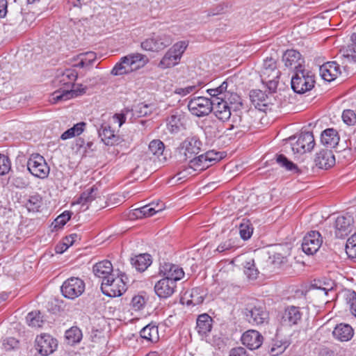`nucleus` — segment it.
<instances>
[{
	"label": "nucleus",
	"mask_w": 356,
	"mask_h": 356,
	"mask_svg": "<svg viewBox=\"0 0 356 356\" xmlns=\"http://www.w3.org/2000/svg\"><path fill=\"white\" fill-rule=\"evenodd\" d=\"M65 248V245H63V243L62 244L57 245L55 247V251L56 253L61 254L67 250Z\"/></svg>",
	"instance_id": "63"
},
{
	"label": "nucleus",
	"mask_w": 356,
	"mask_h": 356,
	"mask_svg": "<svg viewBox=\"0 0 356 356\" xmlns=\"http://www.w3.org/2000/svg\"><path fill=\"white\" fill-rule=\"evenodd\" d=\"M332 334L338 341H348L353 337L354 330L349 324L339 323L334 327Z\"/></svg>",
	"instance_id": "27"
},
{
	"label": "nucleus",
	"mask_w": 356,
	"mask_h": 356,
	"mask_svg": "<svg viewBox=\"0 0 356 356\" xmlns=\"http://www.w3.org/2000/svg\"><path fill=\"white\" fill-rule=\"evenodd\" d=\"M72 213L68 211H64L59 215L54 221V228L59 229L64 226L71 218Z\"/></svg>",
	"instance_id": "49"
},
{
	"label": "nucleus",
	"mask_w": 356,
	"mask_h": 356,
	"mask_svg": "<svg viewBox=\"0 0 356 356\" xmlns=\"http://www.w3.org/2000/svg\"><path fill=\"white\" fill-rule=\"evenodd\" d=\"M165 204L161 201L157 202H151L147 205L136 209L137 216L141 218L142 216H152L155 213L161 211L164 209Z\"/></svg>",
	"instance_id": "31"
},
{
	"label": "nucleus",
	"mask_w": 356,
	"mask_h": 356,
	"mask_svg": "<svg viewBox=\"0 0 356 356\" xmlns=\"http://www.w3.org/2000/svg\"><path fill=\"white\" fill-rule=\"evenodd\" d=\"M315 83V75L309 70L304 67L295 71L291 78V88L296 93L302 94L312 90Z\"/></svg>",
	"instance_id": "4"
},
{
	"label": "nucleus",
	"mask_w": 356,
	"mask_h": 356,
	"mask_svg": "<svg viewBox=\"0 0 356 356\" xmlns=\"http://www.w3.org/2000/svg\"><path fill=\"white\" fill-rule=\"evenodd\" d=\"M27 168L33 176L40 179L47 178L50 171L44 158L38 153L31 154L27 161Z\"/></svg>",
	"instance_id": "6"
},
{
	"label": "nucleus",
	"mask_w": 356,
	"mask_h": 356,
	"mask_svg": "<svg viewBox=\"0 0 356 356\" xmlns=\"http://www.w3.org/2000/svg\"><path fill=\"white\" fill-rule=\"evenodd\" d=\"M148 106L146 104L143 105V106L140 108V113L142 115H146L147 114V110Z\"/></svg>",
	"instance_id": "64"
},
{
	"label": "nucleus",
	"mask_w": 356,
	"mask_h": 356,
	"mask_svg": "<svg viewBox=\"0 0 356 356\" xmlns=\"http://www.w3.org/2000/svg\"><path fill=\"white\" fill-rule=\"evenodd\" d=\"M213 105V99L204 97H195L188 102V108L193 115L202 117L212 111Z\"/></svg>",
	"instance_id": "10"
},
{
	"label": "nucleus",
	"mask_w": 356,
	"mask_h": 356,
	"mask_svg": "<svg viewBox=\"0 0 356 356\" xmlns=\"http://www.w3.org/2000/svg\"><path fill=\"white\" fill-rule=\"evenodd\" d=\"M188 45L186 41L176 42L165 54L159 63V67L162 69L172 67L177 65Z\"/></svg>",
	"instance_id": "5"
},
{
	"label": "nucleus",
	"mask_w": 356,
	"mask_h": 356,
	"mask_svg": "<svg viewBox=\"0 0 356 356\" xmlns=\"http://www.w3.org/2000/svg\"><path fill=\"white\" fill-rule=\"evenodd\" d=\"M320 75L326 81L334 80L341 73L339 65L334 61L327 62L322 65L319 68Z\"/></svg>",
	"instance_id": "26"
},
{
	"label": "nucleus",
	"mask_w": 356,
	"mask_h": 356,
	"mask_svg": "<svg viewBox=\"0 0 356 356\" xmlns=\"http://www.w3.org/2000/svg\"><path fill=\"white\" fill-rule=\"evenodd\" d=\"M86 124L83 122L74 124L72 128L68 129L60 136V139L65 140L76 136H79L85 129Z\"/></svg>",
	"instance_id": "37"
},
{
	"label": "nucleus",
	"mask_w": 356,
	"mask_h": 356,
	"mask_svg": "<svg viewBox=\"0 0 356 356\" xmlns=\"http://www.w3.org/2000/svg\"><path fill=\"white\" fill-rule=\"evenodd\" d=\"M344 299L349 305L350 312L356 317V292L352 290H347L344 292Z\"/></svg>",
	"instance_id": "44"
},
{
	"label": "nucleus",
	"mask_w": 356,
	"mask_h": 356,
	"mask_svg": "<svg viewBox=\"0 0 356 356\" xmlns=\"http://www.w3.org/2000/svg\"><path fill=\"white\" fill-rule=\"evenodd\" d=\"M213 113L218 119L222 121L227 120L231 117V110L229 104L223 99V97H217L213 99Z\"/></svg>",
	"instance_id": "23"
},
{
	"label": "nucleus",
	"mask_w": 356,
	"mask_h": 356,
	"mask_svg": "<svg viewBox=\"0 0 356 356\" xmlns=\"http://www.w3.org/2000/svg\"><path fill=\"white\" fill-rule=\"evenodd\" d=\"M9 1L8 0H0V18H3L6 16Z\"/></svg>",
	"instance_id": "59"
},
{
	"label": "nucleus",
	"mask_w": 356,
	"mask_h": 356,
	"mask_svg": "<svg viewBox=\"0 0 356 356\" xmlns=\"http://www.w3.org/2000/svg\"><path fill=\"white\" fill-rule=\"evenodd\" d=\"M36 349L42 356L52 353L57 347V341L50 334H42L35 339Z\"/></svg>",
	"instance_id": "13"
},
{
	"label": "nucleus",
	"mask_w": 356,
	"mask_h": 356,
	"mask_svg": "<svg viewBox=\"0 0 356 356\" xmlns=\"http://www.w3.org/2000/svg\"><path fill=\"white\" fill-rule=\"evenodd\" d=\"M315 145L313 134L309 131L301 133L297 141L293 144L292 149L293 152L304 154L306 152H310Z\"/></svg>",
	"instance_id": "16"
},
{
	"label": "nucleus",
	"mask_w": 356,
	"mask_h": 356,
	"mask_svg": "<svg viewBox=\"0 0 356 356\" xmlns=\"http://www.w3.org/2000/svg\"><path fill=\"white\" fill-rule=\"evenodd\" d=\"M81 332L77 327H72L65 332V337L70 343L79 342L81 339Z\"/></svg>",
	"instance_id": "47"
},
{
	"label": "nucleus",
	"mask_w": 356,
	"mask_h": 356,
	"mask_svg": "<svg viewBox=\"0 0 356 356\" xmlns=\"http://www.w3.org/2000/svg\"><path fill=\"white\" fill-rule=\"evenodd\" d=\"M79 238L76 234H72L63 238V245H65V249H67L70 246L72 245L76 240Z\"/></svg>",
	"instance_id": "57"
},
{
	"label": "nucleus",
	"mask_w": 356,
	"mask_h": 356,
	"mask_svg": "<svg viewBox=\"0 0 356 356\" xmlns=\"http://www.w3.org/2000/svg\"><path fill=\"white\" fill-rule=\"evenodd\" d=\"M98 188L96 186H92L88 189L84 191L77 200V203L82 205L87 204L93 201L97 196Z\"/></svg>",
	"instance_id": "36"
},
{
	"label": "nucleus",
	"mask_w": 356,
	"mask_h": 356,
	"mask_svg": "<svg viewBox=\"0 0 356 356\" xmlns=\"http://www.w3.org/2000/svg\"><path fill=\"white\" fill-rule=\"evenodd\" d=\"M280 71L277 67V59L270 56L264 60L260 77L261 82L268 88L270 93L276 92Z\"/></svg>",
	"instance_id": "2"
},
{
	"label": "nucleus",
	"mask_w": 356,
	"mask_h": 356,
	"mask_svg": "<svg viewBox=\"0 0 356 356\" xmlns=\"http://www.w3.org/2000/svg\"><path fill=\"white\" fill-rule=\"evenodd\" d=\"M77 76L78 73L74 69H66L57 75L55 83L61 88L60 90H56L52 94V99L54 103L66 101L81 95L84 89L82 91L72 90Z\"/></svg>",
	"instance_id": "1"
},
{
	"label": "nucleus",
	"mask_w": 356,
	"mask_h": 356,
	"mask_svg": "<svg viewBox=\"0 0 356 356\" xmlns=\"http://www.w3.org/2000/svg\"><path fill=\"white\" fill-rule=\"evenodd\" d=\"M92 270L95 275L102 279V281H105L108 277L114 275L113 265L108 260L96 263L93 266Z\"/></svg>",
	"instance_id": "28"
},
{
	"label": "nucleus",
	"mask_w": 356,
	"mask_h": 356,
	"mask_svg": "<svg viewBox=\"0 0 356 356\" xmlns=\"http://www.w3.org/2000/svg\"><path fill=\"white\" fill-rule=\"evenodd\" d=\"M342 119L347 125H353L356 122V115L352 110H345L342 113Z\"/></svg>",
	"instance_id": "54"
},
{
	"label": "nucleus",
	"mask_w": 356,
	"mask_h": 356,
	"mask_svg": "<svg viewBox=\"0 0 356 356\" xmlns=\"http://www.w3.org/2000/svg\"><path fill=\"white\" fill-rule=\"evenodd\" d=\"M316 165L321 169H328L335 164V157L331 150L323 149L316 154Z\"/></svg>",
	"instance_id": "25"
},
{
	"label": "nucleus",
	"mask_w": 356,
	"mask_h": 356,
	"mask_svg": "<svg viewBox=\"0 0 356 356\" xmlns=\"http://www.w3.org/2000/svg\"><path fill=\"white\" fill-rule=\"evenodd\" d=\"M229 356H248V355L244 348L238 347L231 350Z\"/></svg>",
	"instance_id": "58"
},
{
	"label": "nucleus",
	"mask_w": 356,
	"mask_h": 356,
	"mask_svg": "<svg viewBox=\"0 0 356 356\" xmlns=\"http://www.w3.org/2000/svg\"><path fill=\"white\" fill-rule=\"evenodd\" d=\"M101 290L106 296L119 297L126 291L127 288L122 278L114 275L102 282Z\"/></svg>",
	"instance_id": "7"
},
{
	"label": "nucleus",
	"mask_w": 356,
	"mask_h": 356,
	"mask_svg": "<svg viewBox=\"0 0 356 356\" xmlns=\"http://www.w3.org/2000/svg\"><path fill=\"white\" fill-rule=\"evenodd\" d=\"M204 154L207 161L209 164H211V165L220 161L224 157V152H216L214 150L208 151Z\"/></svg>",
	"instance_id": "50"
},
{
	"label": "nucleus",
	"mask_w": 356,
	"mask_h": 356,
	"mask_svg": "<svg viewBox=\"0 0 356 356\" xmlns=\"http://www.w3.org/2000/svg\"><path fill=\"white\" fill-rule=\"evenodd\" d=\"M202 143L197 136L186 138L181 144L180 153L183 154V159H191L199 154L202 149Z\"/></svg>",
	"instance_id": "11"
},
{
	"label": "nucleus",
	"mask_w": 356,
	"mask_h": 356,
	"mask_svg": "<svg viewBox=\"0 0 356 356\" xmlns=\"http://www.w3.org/2000/svg\"><path fill=\"white\" fill-rule=\"evenodd\" d=\"M353 218L351 216H339L335 221V235L337 238H343L353 229Z\"/></svg>",
	"instance_id": "17"
},
{
	"label": "nucleus",
	"mask_w": 356,
	"mask_h": 356,
	"mask_svg": "<svg viewBox=\"0 0 356 356\" xmlns=\"http://www.w3.org/2000/svg\"><path fill=\"white\" fill-rule=\"evenodd\" d=\"M113 118L117 119L119 127H121L126 121V116L124 113H116L114 115Z\"/></svg>",
	"instance_id": "62"
},
{
	"label": "nucleus",
	"mask_w": 356,
	"mask_h": 356,
	"mask_svg": "<svg viewBox=\"0 0 356 356\" xmlns=\"http://www.w3.org/2000/svg\"><path fill=\"white\" fill-rule=\"evenodd\" d=\"M11 168L10 159L8 156L0 154V175L8 173Z\"/></svg>",
	"instance_id": "52"
},
{
	"label": "nucleus",
	"mask_w": 356,
	"mask_h": 356,
	"mask_svg": "<svg viewBox=\"0 0 356 356\" xmlns=\"http://www.w3.org/2000/svg\"><path fill=\"white\" fill-rule=\"evenodd\" d=\"M254 120L251 111H244L236 113L232 118L230 129H238L240 132L248 131L252 126Z\"/></svg>",
	"instance_id": "15"
},
{
	"label": "nucleus",
	"mask_w": 356,
	"mask_h": 356,
	"mask_svg": "<svg viewBox=\"0 0 356 356\" xmlns=\"http://www.w3.org/2000/svg\"><path fill=\"white\" fill-rule=\"evenodd\" d=\"M263 336L254 330L246 331L241 337L243 344L250 350L259 348L263 343Z\"/></svg>",
	"instance_id": "24"
},
{
	"label": "nucleus",
	"mask_w": 356,
	"mask_h": 356,
	"mask_svg": "<svg viewBox=\"0 0 356 356\" xmlns=\"http://www.w3.org/2000/svg\"><path fill=\"white\" fill-rule=\"evenodd\" d=\"M340 138L337 131L333 128H328L324 130L321 135V141L327 147H335Z\"/></svg>",
	"instance_id": "30"
},
{
	"label": "nucleus",
	"mask_w": 356,
	"mask_h": 356,
	"mask_svg": "<svg viewBox=\"0 0 356 356\" xmlns=\"http://www.w3.org/2000/svg\"><path fill=\"white\" fill-rule=\"evenodd\" d=\"M85 60L86 61L87 64L89 65H92L93 64V62L96 59V54L95 52H92V51H89V52H87L85 56H84V58Z\"/></svg>",
	"instance_id": "60"
},
{
	"label": "nucleus",
	"mask_w": 356,
	"mask_h": 356,
	"mask_svg": "<svg viewBox=\"0 0 356 356\" xmlns=\"http://www.w3.org/2000/svg\"><path fill=\"white\" fill-rule=\"evenodd\" d=\"M346 252L349 257L356 258V233L348 239L346 244Z\"/></svg>",
	"instance_id": "48"
},
{
	"label": "nucleus",
	"mask_w": 356,
	"mask_h": 356,
	"mask_svg": "<svg viewBox=\"0 0 356 356\" xmlns=\"http://www.w3.org/2000/svg\"><path fill=\"white\" fill-rule=\"evenodd\" d=\"M176 288L175 281L163 277L156 283L154 291L160 298H167L175 293Z\"/></svg>",
	"instance_id": "19"
},
{
	"label": "nucleus",
	"mask_w": 356,
	"mask_h": 356,
	"mask_svg": "<svg viewBox=\"0 0 356 356\" xmlns=\"http://www.w3.org/2000/svg\"><path fill=\"white\" fill-rule=\"evenodd\" d=\"M251 102L254 107L266 112L267 110H271L273 104L270 102V97L261 90H252L250 94Z\"/></svg>",
	"instance_id": "18"
},
{
	"label": "nucleus",
	"mask_w": 356,
	"mask_h": 356,
	"mask_svg": "<svg viewBox=\"0 0 356 356\" xmlns=\"http://www.w3.org/2000/svg\"><path fill=\"white\" fill-rule=\"evenodd\" d=\"M60 290L65 298L74 300L84 292L85 283L79 277H72L63 283Z\"/></svg>",
	"instance_id": "9"
},
{
	"label": "nucleus",
	"mask_w": 356,
	"mask_h": 356,
	"mask_svg": "<svg viewBox=\"0 0 356 356\" xmlns=\"http://www.w3.org/2000/svg\"><path fill=\"white\" fill-rule=\"evenodd\" d=\"M42 204V197L39 194L35 193L29 197L25 206L29 211L35 212L39 211Z\"/></svg>",
	"instance_id": "40"
},
{
	"label": "nucleus",
	"mask_w": 356,
	"mask_h": 356,
	"mask_svg": "<svg viewBox=\"0 0 356 356\" xmlns=\"http://www.w3.org/2000/svg\"><path fill=\"white\" fill-rule=\"evenodd\" d=\"M145 304V299L142 296H135L131 300V306L135 310H140Z\"/></svg>",
	"instance_id": "55"
},
{
	"label": "nucleus",
	"mask_w": 356,
	"mask_h": 356,
	"mask_svg": "<svg viewBox=\"0 0 356 356\" xmlns=\"http://www.w3.org/2000/svg\"><path fill=\"white\" fill-rule=\"evenodd\" d=\"M227 86V83L224 81L217 88L208 89L207 92L212 97L213 99L220 97L219 96L222 95L223 92L226 91Z\"/></svg>",
	"instance_id": "51"
},
{
	"label": "nucleus",
	"mask_w": 356,
	"mask_h": 356,
	"mask_svg": "<svg viewBox=\"0 0 356 356\" xmlns=\"http://www.w3.org/2000/svg\"><path fill=\"white\" fill-rule=\"evenodd\" d=\"M282 60L286 67L294 69L295 71L302 68V64L305 63L300 53L295 49L286 50L283 54Z\"/></svg>",
	"instance_id": "21"
},
{
	"label": "nucleus",
	"mask_w": 356,
	"mask_h": 356,
	"mask_svg": "<svg viewBox=\"0 0 356 356\" xmlns=\"http://www.w3.org/2000/svg\"><path fill=\"white\" fill-rule=\"evenodd\" d=\"M212 318L207 314H203L197 319L196 330L201 336L207 335L212 328Z\"/></svg>",
	"instance_id": "33"
},
{
	"label": "nucleus",
	"mask_w": 356,
	"mask_h": 356,
	"mask_svg": "<svg viewBox=\"0 0 356 356\" xmlns=\"http://www.w3.org/2000/svg\"><path fill=\"white\" fill-rule=\"evenodd\" d=\"M245 314L248 322L252 325H261L268 317V313L262 307H249L245 309Z\"/></svg>",
	"instance_id": "20"
},
{
	"label": "nucleus",
	"mask_w": 356,
	"mask_h": 356,
	"mask_svg": "<svg viewBox=\"0 0 356 356\" xmlns=\"http://www.w3.org/2000/svg\"><path fill=\"white\" fill-rule=\"evenodd\" d=\"M237 242L238 238L229 234L227 240L221 242L218 245V246L216 248V251H218V252H223L227 250L234 249L238 246Z\"/></svg>",
	"instance_id": "42"
},
{
	"label": "nucleus",
	"mask_w": 356,
	"mask_h": 356,
	"mask_svg": "<svg viewBox=\"0 0 356 356\" xmlns=\"http://www.w3.org/2000/svg\"><path fill=\"white\" fill-rule=\"evenodd\" d=\"M302 312L299 307L293 305L286 307L282 315L281 323L283 325L292 327L299 325L302 321Z\"/></svg>",
	"instance_id": "14"
},
{
	"label": "nucleus",
	"mask_w": 356,
	"mask_h": 356,
	"mask_svg": "<svg viewBox=\"0 0 356 356\" xmlns=\"http://www.w3.org/2000/svg\"><path fill=\"white\" fill-rule=\"evenodd\" d=\"M183 119L184 115L181 111H172L166 120L168 131L172 134L178 133L183 125Z\"/></svg>",
	"instance_id": "29"
},
{
	"label": "nucleus",
	"mask_w": 356,
	"mask_h": 356,
	"mask_svg": "<svg viewBox=\"0 0 356 356\" xmlns=\"http://www.w3.org/2000/svg\"><path fill=\"white\" fill-rule=\"evenodd\" d=\"M140 337L152 343H156L159 339L158 327L151 323L144 327L140 332Z\"/></svg>",
	"instance_id": "34"
},
{
	"label": "nucleus",
	"mask_w": 356,
	"mask_h": 356,
	"mask_svg": "<svg viewBox=\"0 0 356 356\" xmlns=\"http://www.w3.org/2000/svg\"><path fill=\"white\" fill-rule=\"evenodd\" d=\"M131 265L138 271H145L152 264L151 256L149 254H140L131 259Z\"/></svg>",
	"instance_id": "35"
},
{
	"label": "nucleus",
	"mask_w": 356,
	"mask_h": 356,
	"mask_svg": "<svg viewBox=\"0 0 356 356\" xmlns=\"http://www.w3.org/2000/svg\"><path fill=\"white\" fill-rule=\"evenodd\" d=\"M26 320L29 326L33 327H40L44 323L43 317L40 311H33L29 312Z\"/></svg>",
	"instance_id": "41"
},
{
	"label": "nucleus",
	"mask_w": 356,
	"mask_h": 356,
	"mask_svg": "<svg viewBox=\"0 0 356 356\" xmlns=\"http://www.w3.org/2000/svg\"><path fill=\"white\" fill-rule=\"evenodd\" d=\"M352 43L343 51V57L348 61L356 62V33L351 35Z\"/></svg>",
	"instance_id": "39"
},
{
	"label": "nucleus",
	"mask_w": 356,
	"mask_h": 356,
	"mask_svg": "<svg viewBox=\"0 0 356 356\" xmlns=\"http://www.w3.org/2000/svg\"><path fill=\"white\" fill-rule=\"evenodd\" d=\"M286 261V258L282 257L280 254H275L273 255V259L272 261L275 266H279Z\"/></svg>",
	"instance_id": "61"
},
{
	"label": "nucleus",
	"mask_w": 356,
	"mask_h": 356,
	"mask_svg": "<svg viewBox=\"0 0 356 356\" xmlns=\"http://www.w3.org/2000/svg\"><path fill=\"white\" fill-rule=\"evenodd\" d=\"M322 242L321 234L317 231H311L303 238L302 249L306 254H313L318 250Z\"/></svg>",
	"instance_id": "12"
},
{
	"label": "nucleus",
	"mask_w": 356,
	"mask_h": 356,
	"mask_svg": "<svg viewBox=\"0 0 356 356\" xmlns=\"http://www.w3.org/2000/svg\"><path fill=\"white\" fill-rule=\"evenodd\" d=\"M253 233V228L249 220L244 221L239 226V234L243 240L249 239Z\"/></svg>",
	"instance_id": "46"
},
{
	"label": "nucleus",
	"mask_w": 356,
	"mask_h": 356,
	"mask_svg": "<svg viewBox=\"0 0 356 356\" xmlns=\"http://www.w3.org/2000/svg\"><path fill=\"white\" fill-rule=\"evenodd\" d=\"M165 145L160 140H152L148 147V150L150 154L155 156L161 161L159 158L163 153Z\"/></svg>",
	"instance_id": "43"
},
{
	"label": "nucleus",
	"mask_w": 356,
	"mask_h": 356,
	"mask_svg": "<svg viewBox=\"0 0 356 356\" xmlns=\"http://www.w3.org/2000/svg\"><path fill=\"white\" fill-rule=\"evenodd\" d=\"M98 133L102 142L106 145H113L118 140V136L115 134L114 131L108 124H102L98 129Z\"/></svg>",
	"instance_id": "32"
},
{
	"label": "nucleus",
	"mask_w": 356,
	"mask_h": 356,
	"mask_svg": "<svg viewBox=\"0 0 356 356\" xmlns=\"http://www.w3.org/2000/svg\"><path fill=\"white\" fill-rule=\"evenodd\" d=\"M188 160L190 161L191 168H193V170H203L211 165L207 161L204 154L197 157L193 156Z\"/></svg>",
	"instance_id": "38"
},
{
	"label": "nucleus",
	"mask_w": 356,
	"mask_h": 356,
	"mask_svg": "<svg viewBox=\"0 0 356 356\" xmlns=\"http://www.w3.org/2000/svg\"><path fill=\"white\" fill-rule=\"evenodd\" d=\"M145 56L139 54H131L121 58L111 70L114 76H121L129 74L143 67L147 60Z\"/></svg>",
	"instance_id": "3"
},
{
	"label": "nucleus",
	"mask_w": 356,
	"mask_h": 356,
	"mask_svg": "<svg viewBox=\"0 0 356 356\" xmlns=\"http://www.w3.org/2000/svg\"><path fill=\"white\" fill-rule=\"evenodd\" d=\"M196 88V86H188L185 88H177L175 90V93L181 96H186L188 94L194 92Z\"/></svg>",
	"instance_id": "56"
},
{
	"label": "nucleus",
	"mask_w": 356,
	"mask_h": 356,
	"mask_svg": "<svg viewBox=\"0 0 356 356\" xmlns=\"http://www.w3.org/2000/svg\"><path fill=\"white\" fill-rule=\"evenodd\" d=\"M159 274L164 277L174 280H180L184 276L183 269L177 265L171 263H164L160 266Z\"/></svg>",
	"instance_id": "22"
},
{
	"label": "nucleus",
	"mask_w": 356,
	"mask_h": 356,
	"mask_svg": "<svg viewBox=\"0 0 356 356\" xmlns=\"http://www.w3.org/2000/svg\"><path fill=\"white\" fill-rule=\"evenodd\" d=\"M277 163L286 170L298 172V167L292 161H289L284 154H279L276 156Z\"/></svg>",
	"instance_id": "45"
},
{
	"label": "nucleus",
	"mask_w": 356,
	"mask_h": 356,
	"mask_svg": "<svg viewBox=\"0 0 356 356\" xmlns=\"http://www.w3.org/2000/svg\"><path fill=\"white\" fill-rule=\"evenodd\" d=\"M245 274L249 279H256L258 275V270L254 268V261H248L245 266Z\"/></svg>",
	"instance_id": "53"
},
{
	"label": "nucleus",
	"mask_w": 356,
	"mask_h": 356,
	"mask_svg": "<svg viewBox=\"0 0 356 356\" xmlns=\"http://www.w3.org/2000/svg\"><path fill=\"white\" fill-rule=\"evenodd\" d=\"M172 42L170 35L165 33H154L140 44L141 48L145 51H159L170 46Z\"/></svg>",
	"instance_id": "8"
}]
</instances>
